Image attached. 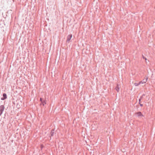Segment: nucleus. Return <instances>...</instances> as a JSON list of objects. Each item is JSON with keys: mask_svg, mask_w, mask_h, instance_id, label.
Returning a JSON list of instances; mask_svg holds the SVG:
<instances>
[{"mask_svg": "<svg viewBox=\"0 0 155 155\" xmlns=\"http://www.w3.org/2000/svg\"><path fill=\"white\" fill-rule=\"evenodd\" d=\"M135 114L137 115V116L139 117H141L143 116V114L140 112H137L135 113Z\"/></svg>", "mask_w": 155, "mask_h": 155, "instance_id": "f03ea898", "label": "nucleus"}, {"mask_svg": "<svg viewBox=\"0 0 155 155\" xmlns=\"http://www.w3.org/2000/svg\"><path fill=\"white\" fill-rule=\"evenodd\" d=\"M72 37V35L71 34L68 35L67 37V39L66 40V41L68 42H70V40H71V38Z\"/></svg>", "mask_w": 155, "mask_h": 155, "instance_id": "f257e3e1", "label": "nucleus"}, {"mask_svg": "<svg viewBox=\"0 0 155 155\" xmlns=\"http://www.w3.org/2000/svg\"><path fill=\"white\" fill-rule=\"evenodd\" d=\"M142 83V81H140L139 83H134V85L136 86H138Z\"/></svg>", "mask_w": 155, "mask_h": 155, "instance_id": "423d86ee", "label": "nucleus"}, {"mask_svg": "<svg viewBox=\"0 0 155 155\" xmlns=\"http://www.w3.org/2000/svg\"><path fill=\"white\" fill-rule=\"evenodd\" d=\"M148 78H147L145 80H143V81H142V83H141L143 84L145 83L147 81Z\"/></svg>", "mask_w": 155, "mask_h": 155, "instance_id": "0eeeda50", "label": "nucleus"}, {"mask_svg": "<svg viewBox=\"0 0 155 155\" xmlns=\"http://www.w3.org/2000/svg\"><path fill=\"white\" fill-rule=\"evenodd\" d=\"M2 111L0 110V116H1L2 114Z\"/></svg>", "mask_w": 155, "mask_h": 155, "instance_id": "9b49d317", "label": "nucleus"}, {"mask_svg": "<svg viewBox=\"0 0 155 155\" xmlns=\"http://www.w3.org/2000/svg\"><path fill=\"white\" fill-rule=\"evenodd\" d=\"M5 108L4 106L3 105H2L0 106V110L2 111L4 110Z\"/></svg>", "mask_w": 155, "mask_h": 155, "instance_id": "39448f33", "label": "nucleus"}, {"mask_svg": "<svg viewBox=\"0 0 155 155\" xmlns=\"http://www.w3.org/2000/svg\"><path fill=\"white\" fill-rule=\"evenodd\" d=\"M140 106H143V105H142V104H140Z\"/></svg>", "mask_w": 155, "mask_h": 155, "instance_id": "f8f14e48", "label": "nucleus"}, {"mask_svg": "<svg viewBox=\"0 0 155 155\" xmlns=\"http://www.w3.org/2000/svg\"><path fill=\"white\" fill-rule=\"evenodd\" d=\"M40 101H41V103H43V101L44 100H42L41 98H40Z\"/></svg>", "mask_w": 155, "mask_h": 155, "instance_id": "9d476101", "label": "nucleus"}, {"mask_svg": "<svg viewBox=\"0 0 155 155\" xmlns=\"http://www.w3.org/2000/svg\"><path fill=\"white\" fill-rule=\"evenodd\" d=\"M17 106L16 107H17L19 109V108L21 107L20 106V105H18V104H17V105H16Z\"/></svg>", "mask_w": 155, "mask_h": 155, "instance_id": "1a4fd4ad", "label": "nucleus"}, {"mask_svg": "<svg viewBox=\"0 0 155 155\" xmlns=\"http://www.w3.org/2000/svg\"><path fill=\"white\" fill-rule=\"evenodd\" d=\"M43 106H45V105L46 104V101L45 100L43 101V103H42Z\"/></svg>", "mask_w": 155, "mask_h": 155, "instance_id": "6e6552de", "label": "nucleus"}, {"mask_svg": "<svg viewBox=\"0 0 155 155\" xmlns=\"http://www.w3.org/2000/svg\"><path fill=\"white\" fill-rule=\"evenodd\" d=\"M3 97L1 98V100H4L7 98V95L6 94L4 93L3 94Z\"/></svg>", "mask_w": 155, "mask_h": 155, "instance_id": "7ed1b4c3", "label": "nucleus"}, {"mask_svg": "<svg viewBox=\"0 0 155 155\" xmlns=\"http://www.w3.org/2000/svg\"><path fill=\"white\" fill-rule=\"evenodd\" d=\"M115 89L117 92H118L120 90V85L119 84H117V86L115 88Z\"/></svg>", "mask_w": 155, "mask_h": 155, "instance_id": "20e7f679", "label": "nucleus"}]
</instances>
